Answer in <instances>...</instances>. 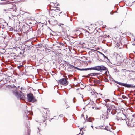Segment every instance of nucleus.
Returning <instances> with one entry per match:
<instances>
[{
    "label": "nucleus",
    "mask_w": 135,
    "mask_h": 135,
    "mask_svg": "<svg viewBox=\"0 0 135 135\" xmlns=\"http://www.w3.org/2000/svg\"><path fill=\"white\" fill-rule=\"evenodd\" d=\"M81 116H83V114H82V115H81Z\"/></svg>",
    "instance_id": "nucleus-41"
},
{
    "label": "nucleus",
    "mask_w": 135,
    "mask_h": 135,
    "mask_svg": "<svg viewBox=\"0 0 135 135\" xmlns=\"http://www.w3.org/2000/svg\"><path fill=\"white\" fill-rule=\"evenodd\" d=\"M8 6L10 7L9 8L6 9H4V11H6V12H7L8 11H11V9H13L14 6L12 4H10L8 5Z\"/></svg>",
    "instance_id": "nucleus-8"
},
{
    "label": "nucleus",
    "mask_w": 135,
    "mask_h": 135,
    "mask_svg": "<svg viewBox=\"0 0 135 135\" xmlns=\"http://www.w3.org/2000/svg\"><path fill=\"white\" fill-rule=\"evenodd\" d=\"M91 70L97 71L107 70L108 71V70L103 65L96 66L93 68H91Z\"/></svg>",
    "instance_id": "nucleus-2"
},
{
    "label": "nucleus",
    "mask_w": 135,
    "mask_h": 135,
    "mask_svg": "<svg viewBox=\"0 0 135 135\" xmlns=\"http://www.w3.org/2000/svg\"><path fill=\"white\" fill-rule=\"evenodd\" d=\"M83 77H85V76H83Z\"/></svg>",
    "instance_id": "nucleus-39"
},
{
    "label": "nucleus",
    "mask_w": 135,
    "mask_h": 135,
    "mask_svg": "<svg viewBox=\"0 0 135 135\" xmlns=\"http://www.w3.org/2000/svg\"><path fill=\"white\" fill-rule=\"evenodd\" d=\"M25 13H28V14H30V13H29L28 12H25Z\"/></svg>",
    "instance_id": "nucleus-31"
},
{
    "label": "nucleus",
    "mask_w": 135,
    "mask_h": 135,
    "mask_svg": "<svg viewBox=\"0 0 135 135\" xmlns=\"http://www.w3.org/2000/svg\"><path fill=\"white\" fill-rule=\"evenodd\" d=\"M66 66L67 67L69 68L72 69V70H74V69L76 68V67L73 66L70 64L68 62H67L66 63Z\"/></svg>",
    "instance_id": "nucleus-9"
},
{
    "label": "nucleus",
    "mask_w": 135,
    "mask_h": 135,
    "mask_svg": "<svg viewBox=\"0 0 135 135\" xmlns=\"http://www.w3.org/2000/svg\"><path fill=\"white\" fill-rule=\"evenodd\" d=\"M19 87V86H18V88Z\"/></svg>",
    "instance_id": "nucleus-49"
},
{
    "label": "nucleus",
    "mask_w": 135,
    "mask_h": 135,
    "mask_svg": "<svg viewBox=\"0 0 135 135\" xmlns=\"http://www.w3.org/2000/svg\"><path fill=\"white\" fill-rule=\"evenodd\" d=\"M97 51V52H99V53L100 54L102 55V54H103L102 53V52H100V51Z\"/></svg>",
    "instance_id": "nucleus-26"
},
{
    "label": "nucleus",
    "mask_w": 135,
    "mask_h": 135,
    "mask_svg": "<svg viewBox=\"0 0 135 135\" xmlns=\"http://www.w3.org/2000/svg\"><path fill=\"white\" fill-rule=\"evenodd\" d=\"M110 14H112V13L111 12H110Z\"/></svg>",
    "instance_id": "nucleus-40"
},
{
    "label": "nucleus",
    "mask_w": 135,
    "mask_h": 135,
    "mask_svg": "<svg viewBox=\"0 0 135 135\" xmlns=\"http://www.w3.org/2000/svg\"><path fill=\"white\" fill-rule=\"evenodd\" d=\"M84 109V107L83 108V109Z\"/></svg>",
    "instance_id": "nucleus-47"
},
{
    "label": "nucleus",
    "mask_w": 135,
    "mask_h": 135,
    "mask_svg": "<svg viewBox=\"0 0 135 135\" xmlns=\"http://www.w3.org/2000/svg\"><path fill=\"white\" fill-rule=\"evenodd\" d=\"M113 94H114V95H116L115 94V92H114V93Z\"/></svg>",
    "instance_id": "nucleus-35"
},
{
    "label": "nucleus",
    "mask_w": 135,
    "mask_h": 135,
    "mask_svg": "<svg viewBox=\"0 0 135 135\" xmlns=\"http://www.w3.org/2000/svg\"><path fill=\"white\" fill-rule=\"evenodd\" d=\"M43 118H44V120H43L42 124L43 126L44 127H45L46 125V119H45V117H43Z\"/></svg>",
    "instance_id": "nucleus-11"
},
{
    "label": "nucleus",
    "mask_w": 135,
    "mask_h": 135,
    "mask_svg": "<svg viewBox=\"0 0 135 135\" xmlns=\"http://www.w3.org/2000/svg\"><path fill=\"white\" fill-rule=\"evenodd\" d=\"M103 126L102 125H101L100 126V128L101 129V128H102V127Z\"/></svg>",
    "instance_id": "nucleus-28"
},
{
    "label": "nucleus",
    "mask_w": 135,
    "mask_h": 135,
    "mask_svg": "<svg viewBox=\"0 0 135 135\" xmlns=\"http://www.w3.org/2000/svg\"><path fill=\"white\" fill-rule=\"evenodd\" d=\"M98 74L97 73H93L89 74L88 75V76H95L98 75Z\"/></svg>",
    "instance_id": "nucleus-12"
},
{
    "label": "nucleus",
    "mask_w": 135,
    "mask_h": 135,
    "mask_svg": "<svg viewBox=\"0 0 135 135\" xmlns=\"http://www.w3.org/2000/svg\"><path fill=\"white\" fill-rule=\"evenodd\" d=\"M27 96L28 101L29 102H35L36 101V100L35 99V97L33 94L31 93H29L27 94Z\"/></svg>",
    "instance_id": "nucleus-4"
},
{
    "label": "nucleus",
    "mask_w": 135,
    "mask_h": 135,
    "mask_svg": "<svg viewBox=\"0 0 135 135\" xmlns=\"http://www.w3.org/2000/svg\"><path fill=\"white\" fill-rule=\"evenodd\" d=\"M26 118H28V116H27V115H26Z\"/></svg>",
    "instance_id": "nucleus-29"
},
{
    "label": "nucleus",
    "mask_w": 135,
    "mask_h": 135,
    "mask_svg": "<svg viewBox=\"0 0 135 135\" xmlns=\"http://www.w3.org/2000/svg\"><path fill=\"white\" fill-rule=\"evenodd\" d=\"M106 118L107 119H108V117H107V116H106Z\"/></svg>",
    "instance_id": "nucleus-37"
},
{
    "label": "nucleus",
    "mask_w": 135,
    "mask_h": 135,
    "mask_svg": "<svg viewBox=\"0 0 135 135\" xmlns=\"http://www.w3.org/2000/svg\"><path fill=\"white\" fill-rule=\"evenodd\" d=\"M134 41H135V38L134 39Z\"/></svg>",
    "instance_id": "nucleus-51"
},
{
    "label": "nucleus",
    "mask_w": 135,
    "mask_h": 135,
    "mask_svg": "<svg viewBox=\"0 0 135 135\" xmlns=\"http://www.w3.org/2000/svg\"><path fill=\"white\" fill-rule=\"evenodd\" d=\"M59 117H63V114H61L59 116Z\"/></svg>",
    "instance_id": "nucleus-25"
},
{
    "label": "nucleus",
    "mask_w": 135,
    "mask_h": 135,
    "mask_svg": "<svg viewBox=\"0 0 135 135\" xmlns=\"http://www.w3.org/2000/svg\"><path fill=\"white\" fill-rule=\"evenodd\" d=\"M22 87H21L20 88V89L21 90H22Z\"/></svg>",
    "instance_id": "nucleus-33"
},
{
    "label": "nucleus",
    "mask_w": 135,
    "mask_h": 135,
    "mask_svg": "<svg viewBox=\"0 0 135 135\" xmlns=\"http://www.w3.org/2000/svg\"><path fill=\"white\" fill-rule=\"evenodd\" d=\"M111 114L112 115H114L115 114V113H113V112L112 111L111 112Z\"/></svg>",
    "instance_id": "nucleus-23"
},
{
    "label": "nucleus",
    "mask_w": 135,
    "mask_h": 135,
    "mask_svg": "<svg viewBox=\"0 0 135 135\" xmlns=\"http://www.w3.org/2000/svg\"><path fill=\"white\" fill-rule=\"evenodd\" d=\"M122 97L124 99H125L127 98L124 95H122Z\"/></svg>",
    "instance_id": "nucleus-20"
},
{
    "label": "nucleus",
    "mask_w": 135,
    "mask_h": 135,
    "mask_svg": "<svg viewBox=\"0 0 135 135\" xmlns=\"http://www.w3.org/2000/svg\"><path fill=\"white\" fill-rule=\"evenodd\" d=\"M126 122V123H127V124L128 126H131L130 125V124H129V123H128V124Z\"/></svg>",
    "instance_id": "nucleus-27"
},
{
    "label": "nucleus",
    "mask_w": 135,
    "mask_h": 135,
    "mask_svg": "<svg viewBox=\"0 0 135 135\" xmlns=\"http://www.w3.org/2000/svg\"><path fill=\"white\" fill-rule=\"evenodd\" d=\"M102 55L104 57L105 59H106L107 60H108V58L107 57L105 56L103 54H102Z\"/></svg>",
    "instance_id": "nucleus-17"
},
{
    "label": "nucleus",
    "mask_w": 135,
    "mask_h": 135,
    "mask_svg": "<svg viewBox=\"0 0 135 135\" xmlns=\"http://www.w3.org/2000/svg\"><path fill=\"white\" fill-rule=\"evenodd\" d=\"M87 120L88 121V122H91L92 121V120L90 119L88 120Z\"/></svg>",
    "instance_id": "nucleus-24"
},
{
    "label": "nucleus",
    "mask_w": 135,
    "mask_h": 135,
    "mask_svg": "<svg viewBox=\"0 0 135 135\" xmlns=\"http://www.w3.org/2000/svg\"><path fill=\"white\" fill-rule=\"evenodd\" d=\"M60 45H62V46H64V44L63 43H59Z\"/></svg>",
    "instance_id": "nucleus-22"
},
{
    "label": "nucleus",
    "mask_w": 135,
    "mask_h": 135,
    "mask_svg": "<svg viewBox=\"0 0 135 135\" xmlns=\"http://www.w3.org/2000/svg\"><path fill=\"white\" fill-rule=\"evenodd\" d=\"M73 102H74V103H75V101H74V99H73Z\"/></svg>",
    "instance_id": "nucleus-32"
},
{
    "label": "nucleus",
    "mask_w": 135,
    "mask_h": 135,
    "mask_svg": "<svg viewBox=\"0 0 135 135\" xmlns=\"http://www.w3.org/2000/svg\"><path fill=\"white\" fill-rule=\"evenodd\" d=\"M12 92L13 94L16 96L18 98L20 99H22L25 98V96L23 95V93L21 91L16 89H13L12 90Z\"/></svg>",
    "instance_id": "nucleus-1"
},
{
    "label": "nucleus",
    "mask_w": 135,
    "mask_h": 135,
    "mask_svg": "<svg viewBox=\"0 0 135 135\" xmlns=\"http://www.w3.org/2000/svg\"><path fill=\"white\" fill-rule=\"evenodd\" d=\"M104 101L105 102V103H104V104L105 105V104H106V103L108 102V101H109V99H105L104 100Z\"/></svg>",
    "instance_id": "nucleus-16"
},
{
    "label": "nucleus",
    "mask_w": 135,
    "mask_h": 135,
    "mask_svg": "<svg viewBox=\"0 0 135 135\" xmlns=\"http://www.w3.org/2000/svg\"><path fill=\"white\" fill-rule=\"evenodd\" d=\"M53 11V12L54 13H56V15L58 14L59 16H60V14L62 13V12H60L59 13H57L59 11H60V8L59 7H57L56 9L55 10H52Z\"/></svg>",
    "instance_id": "nucleus-6"
},
{
    "label": "nucleus",
    "mask_w": 135,
    "mask_h": 135,
    "mask_svg": "<svg viewBox=\"0 0 135 135\" xmlns=\"http://www.w3.org/2000/svg\"><path fill=\"white\" fill-rule=\"evenodd\" d=\"M61 25H64V24H61Z\"/></svg>",
    "instance_id": "nucleus-42"
},
{
    "label": "nucleus",
    "mask_w": 135,
    "mask_h": 135,
    "mask_svg": "<svg viewBox=\"0 0 135 135\" xmlns=\"http://www.w3.org/2000/svg\"><path fill=\"white\" fill-rule=\"evenodd\" d=\"M92 108H94V107H92Z\"/></svg>",
    "instance_id": "nucleus-48"
},
{
    "label": "nucleus",
    "mask_w": 135,
    "mask_h": 135,
    "mask_svg": "<svg viewBox=\"0 0 135 135\" xmlns=\"http://www.w3.org/2000/svg\"><path fill=\"white\" fill-rule=\"evenodd\" d=\"M75 69L80 71H87L89 70H91V68L80 69L76 67V68H75Z\"/></svg>",
    "instance_id": "nucleus-10"
},
{
    "label": "nucleus",
    "mask_w": 135,
    "mask_h": 135,
    "mask_svg": "<svg viewBox=\"0 0 135 135\" xmlns=\"http://www.w3.org/2000/svg\"><path fill=\"white\" fill-rule=\"evenodd\" d=\"M121 117L120 118H119V119L118 118H117V119L118 120H126V119L127 118L126 117V115L123 114H121Z\"/></svg>",
    "instance_id": "nucleus-7"
},
{
    "label": "nucleus",
    "mask_w": 135,
    "mask_h": 135,
    "mask_svg": "<svg viewBox=\"0 0 135 135\" xmlns=\"http://www.w3.org/2000/svg\"><path fill=\"white\" fill-rule=\"evenodd\" d=\"M53 4L55 6H58V3H54Z\"/></svg>",
    "instance_id": "nucleus-18"
},
{
    "label": "nucleus",
    "mask_w": 135,
    "mask_h": 135,
    "mask_svg": "<svg viewBox=\"0 0 135 135\" xmlns=\"http://www.w3.org/2000/svg\"><path fill=\"white\" fill-rule=\"evenodd\" d=\"M101 129H105L107 130V128L106 127H105V126H104L103 128H101Z\"/></svg>",
    "instance_id": "nucleus-19"
},
{
    "label": "nucleus",
    "mask_w": 135,
    "mask_h": 135,
    "mask_svg": "<svg viewBox=\"0 0 135 135\" xmlns=\"http://www.w3.org/2000/svg\"><path fill=\"white\" fill-rule=\"evenodd\" d=\"M105 105L106 106L107 108H109L110 109V110H112V106L110 105H109L108 104H105Z\"/></svg>",
    "instance_id": "nucleus-14"
},
{
    "label": "nucleus",
    "mask_w": 135,
    "mask_h": 135,
    "mask_svg": "<svg viewBox=\"0 0 135 135\" xmlns=\"http://www.w3.org/2000/svg\"><path fill=\"white\" fill-rule=\"evenodd\" d=\"M60 26L61 27H62L61 25H60Z\"/></svg>",
    "instance_id": "nucleus-46"
},
{
    "label": "nucleus",
    "mask_w": 135,
    "mask_h": 135,
    "mask_svg": "<svg viewBox=\"0 0 135 135\" xmlns=\"http://www.w3.org/2000/svg\"><path fill=\"white\" fill-rule=\"evenodd\" d=\"M113 81L115 82L117 84L125 86L127 88L131 87L132 88H135V86H133L132 85H130L129 84H127L126 83H124L122 82H118V81H116L115 80H114Z\"/></svg>",
    "instance_id": "nucleus-3"
},
{
    "label": "nucleus",
    "mask_w": 135,
    "mask_h": 135,
    "mask_svg": "<svg viewBox=\"0 0 135 135\" xmlns=\"http://www.w3.org/2000/svg\"><path fill=\"white\" fill-rule=\"evenodd\" d=\"M59 82L60 84L65 85H67L68 83V81L64 78L60 79L59 80Z\"/></svg>",
    "instance_id": "nucleus-5"
},
{
    "label": "nucleus",
    "mask_w": 135,
    "mask_h": 135,
    "mask_svg": "<svg viewBox=\"0 0 135 135\" xmlns=\"http://www.w3.org/2000/svg\"><path fill=\"white\" fill-rule=\"evenodd\" d=\"M48 22H50L49 20H48Z\"/></svg>",
    "instance_id": "nucleus-45"
},
{
    "label": "nucleus",
    "mask_w": 135,
    "mask_h": 135,
    "mask_svg": "<svg viewBox=\"0 0 135 135\" xmlns=\"http://www.w3.org/2000/svg\"><path fill=\"white\" fill-rule=\"evenodd\" d=\"M104 80H105V81L106 82H108L109 81L108 80L107 78H105L104 79Z\"/></svg>",
    "instance_id": "nucleus-21"
},
{
    "label": "nucleus",
    "mask_w": 135,
    "mask_h": 135,
    "mask_svg": "<svg viewBox=\"0 0 135 135\" xmlns=\"http://www.w3.org/2000/svg\"><path fill=\"white\" fill-rule=\"evenodd\" d=\"M109 37V35H108L107 36V37Z\"/></svg>",
    "instance_id": "nucleus-36"
},
{
    "label": "nucleus",
    "mask_w": 135,
    "mask_h": 135,
    "mask_svg": "<svg viewBox=\"0 0 135 135\" xmlns=\"http://www.w3.org/2000/svg\"><path fill=\"white\" fill-rule=\"evenodd\" d=\"M111 110L109 108H107V111L106 113L105 114V116H108L109 114V113L110 112Z\"/></svg>",
    "instance_id": "nucleus-13"
},
{
    "label": "nucleus",
    "mask_w": 135,
    "mask_h": 135,
    "mask_svg": "<svg viewBox=\"0 0 135 135\" xmlns=\"http://www.w3.org/2000/svg\"><path fill=\"white\" fill-rule=\"evenodd\" d=\"M28 135H30V134H28Z\"/></svg>",
    "instance_id": "nucleus-50"
},
{
    "label": "nucleus",
    "mask_w": 135,
    "mask_h": 135,
    "mask_svg": "<svg viewBox=\"0 0 135 135\" xmlns=\"http://www.w3.org/2000/svg\"><path fill=\"white\" fill-rule=\"evenodd\" d=\"M106 74H107V72H106L105 73V74H106Z\"/></svg>",
    "instance_id": "nucleus-38"
},
{
    "label": "nucleus",
    "mask_w": 135,
    "mask_h": 135,
    "mask_svg": "<svg viewBox=\"0 0 135 135\" xmlns=\"http://www.w3.org/2000/svg\"><path fill=\"white\" fill-rule=\"evenodd\" d=\"M91 127H92V128L93 129V126L92 125L91 126Z\"/></svg>",
    "instance_id": "nucleus-34"
},
{
    "label": "nucleus",
    "mask_w": 135,
    "mask_h": 135,
    "mask_svg": "<svg viewBox=\"0 0 135 135\" xmlns=\"http://www.w3.org/2000/svg\"><path fill=\"white\" fill-rule=\"evenodd\" d=\"M62 33H63V32H64V31H62Z\"/></svg>",
    "instance_id": "nucleus-43"
},
{
    "label": "nucleus",
    "mask_w": 135,
    "mask_h": 135,
    "mask_svg": "<svg viewBox=\"0 0 135 135\" xmlns=\"http://www.w3.org/2000/svg\"><path fill=\"white\" fill-rule=\"evenodd\" d=\"M94 93V94H95H95H98L96 92H95Z\"/></svg>",
    "instance_id": "nucleus-30"
},
{
    "label": "nucleus",
    "mask_w": 135,
    "mask_h": 135,
    "mask_svg": "<svg viewBox=\"0 0 135 135\" xmlns=\"http://www.w3.org/2000/svg\"><path fill=\"white\" fill-rule=\"evenodd\" d=\"M77 135H80V134H77Z\"/></svg>",
    "instance_id": "nucleus-44"
},
{
    "label": "nucleus",
    "mask_w": 135,
    "mask_h": 135,
    "mask_svg": "<svg viewBox=\"0 0 135 135\" xmlns=\"http://www.w3.org/2000/svg\"><path fill=\"white\" fill-rule=\"evenodd\" d=\"M94 83H95L96 84H98L99 83V80H94Z\"/></svg>",
    "instance_id": "nucleus-15"
}]
</instances>
